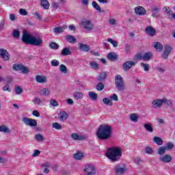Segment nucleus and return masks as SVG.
Segmentation results:
<instances>
[{
    "label": "nucleus",
    "instance_id": "nucleus-1",
    "mask_svg": "<svg viewBox=\"0 0 175 175\" xmlns=\"http://www.w3.org/2000/svg\"><path fill=\"white\" fill-rule=\"evenodd\" d=\"M99 140H109L111 137V126L107 124H101L96 133Z\"/></svg>",
    "mask_w": 175,
    "mask_h": 175
},
{
    "label": "nucleus",
    "instance_id": "nucleus-2",
    "mask_svg": "<svg viewBox=\"0 0 175 175\" xmlns=\"http://www.w3.org/2000/svg\"><path fill=\"white\" fill-rule=\"evenodd\" d=\"M106 156L113 162H117L122 157V149L119 146L109 148L106 152Z\"/></svg>",
    "mask_w": 175,
    "mask_h": 175
},
{
    "label": "nucleus",
    "instance_id": "nucleus-3",
    "mask_svg": "<svg viewBox=\"0 0 175 175\" xmlns=\"http://www.w3.org/2000/svg\"><path fill=\"white\" fill-rule=\"evenodd\" d=\"M22 40L27 44H32V46H40L43 43L42 38L39 37H35L23 32Z\"/></svg>",
    "mask_w": 175,
    "mask_h": 175
},
{
    "label": "nucleus",
    "instance_id": "nucleus-4",
    "mask_svg": "<svg viewBox=\"0 0 175 175\" xmlns=\"http://www.w3.org/2000/svg\"><path fill=\"white\" fill-rule=\"evenodd\" d=\"M115 85L118 91H124L125 90V82L121 75H117L115 77Z\"/></svg>",
    "mask_w": 175,
    "mask_h": 175
},
{
    "label": "nucleus",
    "instance_id": "nucleus-5",
    "mask_svg": "<svg viewBox=\"0 0 175 175\" xmlns=\"http://www.w3.org/2000/svg\"><path fill=\"white\" fill-rule=\"evenodd\" d=\"M84 172L86 175L96 174V170L95 169V167L91 164H88L85 166Z\"/></svg>",
    "mask_w": 175,
    "mask_h": 175
},
{
    "label": "nucleus",
    "instance_id": "nucleus-6",
    "mask_svg": "<svg viewBox=\"0 0 175 175\" xmlns=\"http://www.w3.org/2000/svg\"><path fill=\"white\" fill-rule=\"evenodd\" d=\"M22 121L25 125L29 126H38V122L34 119H31L27 117H23Z\"/></svg>",
    "mask_w": 175,
    "mask_h": 175
},
{
    "label": "nucleus",
    "instance_id": "nucleus-7",
    "mask_svg": "<svg viewBox=\"0 0 175 175\" xmlns=\"http://www.w3.org/2000/svg\"><path fill=\"white\" fill-rule=\"evenodd\" d=\"M116 174H124L126 172V167L122 164H118L114 167Z\"/></svg>",
    "mask_w": 175,
    "mask_h": 175
},
{
    "label": "nucleus",
    "instance_id": "nucleus-8",
    "mask_svg": "<svg viewBox=\"0 0 175 175\" xmlns=\"http://www.w3.org/2000/svg\"><path fill=\"white\" fill-rule=\"evenodd\" d=\"M82 25L87 31H92L94 29V24L90 20H86L82 22Z\"/></svg>",
    "mask_w": 175,
    "mask_h": 175
},
{
    "label": "nucleus",
    "instance_id": "nucleus-9",
    "mask_svg": "<svg viewBox=\"0 0 175 175\" xmlns=\"http://www.w3.org/2000/svg\"><path fill=\"white\" fill-rule=\"evenodd\" d=\"M0 57L4 59V61H9V59H10V55L5 49H0Z\"/></svg>",
    "mask_w": 175,
    "mask_h": 175
},
{
    "label": "nucleus",
    "instance_id": "nucleus-10",
    "mask_svg": "<svg viewBox=\"0 0 175 175\" xmlns=\"http://www.w3.org/2000/svg\"><path fill=\"white\" fill-rule=\"evenodd\" d=\"M136 62L133 61H127L123 64V69L125 72H128L129 69L132 68V66H135Z\"/></svg>",
    "mask_w": 175,
    "mask_h": 175
},
{
    "label": "nucleus",
    "instance_id": "nucleus-11",
    "mask_svg": "<svg viewBox=\"0 0 175 175\" xmlns=\"http://www.w3.org/2000/svg\"><path fill=\"white\" fill-rule=\"evenodd\" d=\"M166 102V100H163V99H156L153 100L152 103V105L153 107L157 108V107H161L162 105Z\"/></svg>",
    "mask_w": 175,
    "mask_h": 175
},
{
    "label": "nucleus",
    "instance_id": "nucleus-12",
    "mask_svg": "<svg viewBox=\"0 0 175 175\" xmlns=\"http://www.w3.org/2000/svg\"><path fill=\"white\" fill-rule=\"evenodd\" d=\"M69 116L68 115V113H66L64 111H60L58 114V118L60 121H62L63 122H65L66 120H68Z\"/></svg>",
    "mask_w": 175,
    "mask_h": 175
},
{
    "label": "nucleus",
    "instance_id": "nucleus-13",
    "mask_svg": "<svg viewBox=\"0 0 175 175\" xmlns=\"http://www.w3.org/2000/svg\"><path fill=\"white\" fill-rule=\"evenodd\" d=\"M145 32L149 35V36H155V35H157V30L151 26L146 27Z\"/></svg>",
    "mask_w": 175,
    "mask_h": 175
},
{
    "label": "nucleus",
    "instance_id": "nucleus-14",
    "mask_svg": "<svg viewBox=\"0 0 175 175\" xmlns=\"http://www.w3.org/2000/svg\"><path fill=\"white\" fill-rule=\"evenodd\" d=\"M172 156L169 154H165L159 157V161H161V162H164V163H170V162H172Z\"/></svg>",
    "mask_w": 175,
    "mask_h": 175
},
{
    "label": "nucleus",
    "instance_id": "nucleus-15",
    "mask_svg": "<svg viewBox=\"0 0 175 175\" xmlns=\"http://www.w3.org/2000/svg\"><path fill=\"white\" fill-rule=\"evenodd\" d=\"M135 12L138 16H144V14L146 13V11L143 7H137L135 8Z\"/></svg>",
    "mask_w": 175,
    "mask_h": 175
},
{
    "label": "nucleus",
    "instance_id": "nucleus-16",
    "mask_svg": "<svg viewBox=\"0 0 175 175\" xmlns=\"http://www.w3.org/2000/svg\"><path fill=\"white\" fill-rule=\"evenodd\" d=\"M107 59H109V61H117L118 59V55L114 52L109 53Z\"/></svg>",
    "mask_w": 175,
    "mask_h": 175
},
{
    "label": "nucleus",
    "instance_id": "nucleus-17",
    "mask_svg": "<svg viewBox=\"0 0 175 175\" xmlns=\"http://www.w3.org/2000/svg\"><path fill=\"white\" fill-rule=\"evenodd\" d=\"M152 57H154V55H152V53L146 52L143 55V60L150 61V59H152Z\"/></svg>",
    "mask_w": 175,
    "mask_h": 175
},
{
    "label": "nucleus",
    "instance_id": "nucleus-18",
    "mask_svg": "<svg viewBox=\"0 0 175 175\" xmlns=\"http://www.w3.org/2000/svg\"><path fill=\"white\" fill-rule=\"evenodd\" d=\"M68 28V26L64 25L62 27H57L54 28V32L55 33H62L65 29Z\"/></svg>",
    "mask_w": 175,
    "mask_h": 175
},
{
    "label": "nucleus",
    "instance_id": "nucleus-19",
    "mask_svg": "<svg viewBox=\"0 0 175 175\" xmlns=\"http://www.w3.org/2000/svg\"><path fill=\"white\" fill-rule=\"evenodd\" d=\"M71 137L73 140H85V137L83 135H79V134L76 133H73L71 134Z\"/></svg>",
    "mask_w": 175,
    "mask_h": 175
},
{
    "label": "nucleus",
    "instance_id": "nucleus-20",
    "mask_svg": "<svg viewBox=\"0 0 175 175\" xmlns=\"http://www.w3.org/2000/svg\"><path fill=\"white\" fill-rule=\"evenodd\" d=\"M51 91L49 88H42L40 90V95L42 96H49L50 95Z\"/></svg>",
    "mask_w": 175,
    "mask_h": 175
},
{
    "label": "nucleus",
    "instance_id": "nucleus-21",
    "mask_svg": "<svg viewBox=\"0 0 175 175\" xmlns=\"http://www.w3.org/2000/svg\"><path fill=\"white\" fill-rule=\"evenodd\" d=\"M79 49L81 51H85V53L90 51V50L91 49L90 46L83 43L79 44Z\"/></svg>",
    "mask_w": 175,
    "mask_h": 175
},
{
    "label": "nucleus",
    "instance_id": "nucleus-22",
    "mask_svg": "<svg viewBox=\"0 0 175 175\" xmlns=\"http://www.w3.org/2000/svg\"><path fill=\"white\" fill-rule=\"evenodd\" d=\"M36 80L37 83H46V81H47V78L46 76L36 75Z\"/></svg>",
    "mask_w": 175,
    "mask_h": 175
},
{
    "label": "nucleus",
    "instance_id": "nucleus-23",
    "mask_svg": "<svg viewBox=\"0 0 175 175\" xmlns=\"http://www.w3.org/2000/svg\"><path fill=\"white\" fill-rule=\"evenodd\" d=\"M40 5L46 10H48L49 8H50V3H49V1L47 0H41Z\"/></svg>",
    "mask_w": 175,
    "mask_h": 175
},
{
    "label": "nucleus",
    "instance_id": "nucleus-24",
    "mask_svg": "<svg viewBox=\"0 0 175 175\" xmlns=\"http://www.w3.org/2000/svg\"><path fill=\"white\" fill-rule=\"evenodd\" d=\"M88 96L89 98L92 100H98V94L94 92H90L88 93Z\"/></svg>",
    "mask_w": 175,
    "mask_h": 175
},
{
    "label": "nucleus",
    "instance_id": "nucleus-25",
    "mask_svg": "<svg viewBox=\"0 0 175 175\" xmlns=\"http://www.w3.org/2000/svg\"><path fill=\"white\" fill-rule=\"evenodd\" d=\"M66 39L68 43H76V38L75 36H71V35H67L66 36Z\"/></svg>",
    "mask_w": 175,
    "mask_h": 175
},
{
    "label": "nucleus",
    "instance_id": "nucleus-26",
    "mask_svg": "<svg viewBox=\"0 0 175 175\" xmlns=\"http://www.w3.org/2000/svg\"><path fill=\"white\" fill-rule=\"evenodd\" d=\"M83 93L81 92H76L73 94V97L77 100H79L80 99H83Z\"/></svg>",
    "mask_w": 175,
    "mask_h": 175
},
{
    "label": "nucleus",
    "instance_id": "nucleus-27",
    "mask_svg": "<svg viewBox=\"0 0 175 175\" xmlns=\"http://www.w3.org/2000/svg\"><path fill=\"white\" fill-rule=\"evenodd\" d=\"M154 47L159 53H161V51H162V50H163V45H162V43H161V42H155Z\"/></svg>",
    "mask_w": 175,
    "mask_h": 175
},
{
    "label": "nucleus",
    "instance_id": "nucleus-28",
    "mask_svg": "<svg viewBox=\"0 0 175 175\" xmlns=\"http://www.w3.org/2000/svg\"><path fill=\"white\" fill-rule=\"evenodd\" d=\"M153 142L157 144V146H162L163 144V140L159 137H154Z\"/></svg>",
    "mask_w": 175,
    "mask_h": 175
},
{
    "label": "nucleus",
    "instance_id": "nucleus-29",
    "mask_svg": "<svg viewBox=\"0 0 175 175\" xmlns=\"http://www.w3.org/2000/svg\"><path fill=\"white\" fill-rule=\"evenodd\" d=\"M70 54H72V52H70V50L69 49V48L65 47L62 50V52H61L62 55L66 56V55H70Z\"/></svg>",
    "mask_w": 175,
    "mask_h": 175
},
{
    "label": "nucleus",
    "instance_id": "nucleus-30",
    "mask_svg": "<svg viewBox=\"0 0 175 175\" xmlns=\"http://www.w3.org/2000/svg\"><path fill=\"white\" fill-rule=\"evenodd\" d=\"M144 128H145L147 132H150V133H152V132H154V129L152 128V125H151V124H145L144 125Z\"/></svg>",
    "mask_w": 175,
    "mask_h": 175
},
{
    "label": "nucleus",
    "instance_id": "nucleus-31",
    "mask_svg": "<svg viewBox=\"0 0 175 175\" xmlns=\"http://www.w3.org/2000/svg\"><path fill=\"white\" fill-rule=\"evenodd\" d=\"M84 157V154L81 152H78L74 154L75 159H77V161H80V159H82Z\"/></svg>",
    "mask_w": 175,
    "mask_h": 175
},
{
    "label": "nucleus",
    "instance_id": "nucleus-32",
    "mask_svg": "<svg viewBox=\"0 0 175 175\" xmlns=\"http://www.w3.org/2000/svg\"><path fill=\"white\" fill-rule=\"evenodd\" d=\"M106 77H107V74H106V72H101L97 80L98 81H103L104 80H106Z\"/></svg>",
    "mask_w": 175,
    "mask_h": 175
},
{
    "label": "nucleus",
    "instance_id": "nucleus-33",
    "mask_svg": "<svg viewBox=\"0 0 175 175\" xmlns=\"http://www.w3.org/2000/svg\"><path fill=\"white\" fill-rule=\"evenodd\" d=\"M130 120L133 121V122H137V121H139V116L136 113H132L130 116Z\"/></svg>",
    "mask_w": 175,
    "mask_h": 175
},
{
    "label": "nucleus",
    "instance_id": "nucleus-34",
    "mask_svg": "<svg viewBox=\"0 0 175 175\" xmlns=\"http://www.w3.org/2000/svg\"><path fill=\"white\" fill-rule=\"evenodd\" d=\"M0 132H4V133H10V130L8 126L5 125L0 126Z\"/></svg>",
    "mask_w": 175,
    "mask_h": 175
},
{
    "label": "nucleus",
    "instance_id": "nucleus-35",
    "mask_svg": "<svg viewBox=\"0 0 175 175\" xmlns=\"http://www.w3.org/2000/svg\"><path fill=\"white\" fill-rule=\"evenodd\" d=\"M49 47L53 50H58L59 49V45L56 42H52L49 44Z\"/></svg>",
    "mask_w": 175,
    "mask_h": 175
},
{
    "label": "nucleus",
    "instance_id": "nucleus-36",
    "mask_svg": "<svg viewBox=\"0 0 175 175\" xmlns=\"http://www.w3.org/2000/svg\"><path fill=\"white\" fill-rule=\"evenodd\" d=\"M167 149L165 148V146H161L159 148L157 151V154L159 155H163V154H165Z\"/></svg>",
    "mask_w": 175,
    "mask_h": 175
},
{
    "label": "nucleus",
    "instance_id": "nucleus-37",
    "mask_svg": "<svg viewBox=\"0 0 175 175\" xmlns=\"http://www.w3.org/2000/svg\"><path fill=\"white\" fill-rule=\"evenodd\" d=\"M103 103H105V105H107L108 106H113V102H111V98H104L103 99Z\"/></svg>",
    "mask_w": 175,
    "mask_h": 175
},
{
    "label": "nucleus",
    "instance_id": "nucleus-38",
    "mask_svg": "<svg viewBox=\"0 0 175 175\" xmlns=\"http://www.w3.org/2000/svg\"><path fill=\"white\" fill-rule=\"evenodd\" d=\"M52 128H54V129H57V131H59L62 129V126L59 124L58 122H54L52 124Z\"/></svg>",
    "mask_w": 175,
    "mask_h": 175
},
{
    "label": "nucleus",
    "instance_id": "nucleus-39",
    "mask_svg": "<svg viewBox=\"0 0 175 175\" xmlns=\"http://www.w3.org/2000/svg\"><path fill=\"white\" fill-rule=\"evenodd\" d=\"M59 70L62 72V73H68V68H66V66L64 64H61L59 66Z\"/></svg>",
    "mask_w": 175,
    "mask_h": 175
},
{
    "label": "nucleus",
    "instance_id": "nucleus-40",
    "mask_svg": "<svg viewBox=\"0 0 175 175\" xmlns=\"http://www.w3.org/2000/svg\"><path fill=\"white\" fill-rule=\"evenodd\" d=\"M92 69H94V70H96V69L99 68V66L98 65V63L96 62H92L90 64Z\"/></svg>",
    "mask_w": 175,
    "mask_h": 175
},
{
    "label": "nucleus",
    "instance_id": "nucleus-41",
    "mask_svg": "<svg viewBox=\"0 0 175 175\" xmlns=\"http://www.w3.org/2000/svg\"><path fill=\"white\" fill-rule=\"evenodd\" d=\"M96 90L97 91H102L105 90V85L103 84V83L102 82L98 83L96 85Z\"/></svg>",
    "mask_w": 175,
    "mask_h": 175
},
{
    "label": "nucleus",
    "instance_id": "nucleus-42",
    "mask_svg": "<svg viewBox=\"0 0 175 175\" xmlns=\"http://www.w3.org/2000/svg\"><path fill=\"white\" fill-rule=\"evenodd\" d=\"M163 10L164 13H167V14H170V16L173 14V11H172V9H170L169 7L163 8Z\"/></svg>",
    "mask_w": 175,
    "mask_h": 175
},
{
    "label": "nucleus",
    "instance_id": "nucleus-43",
    "mask_svg": "<svg viewBox=\"0 0 175 175\" xmlns=\"http://www.w3.org/2000/svg\"><path fill=\"white\" fill-rule=\"evenodd\" d=\"M92 5L96 10L100 12V6H99V4L97 3L96 1H92Z\"/></svg>",
    "mask_w": 175,
    "mask_h": 175
},
{
    "label": "nucleus",
    "instance_id": "nucleus-44",
    "mask_svg": "<svg viewBox=\"0 0 175 175\" xmlns=\"http://www.w3.org/2000/svg\"><path fill=\"white\" fill-rule=\"evenodd\" d=\"M141 66L144 68L145 72L150 70V65L148 64L141 63Z\"/></svg>",
    "mask_w": 175,
    "mask_h": 175
},
{
    "label": "nucleus",
    "instance_id": "nucleus-45",
    "mask_svg": "<svg viewBox=\"0 0 175 175\" xmlns=\"http://www.w3.org/2000/svg\"><path fill=\"white\" fill-rule=\"evenodd\" d=\"M23 68V65L22 64H14L13 65V69L14 70H16V71H18V70H21Z\"/></svg>",
    "mask_w": 175,
    "mask_h": 175
},
{
    "label": "nucleus",
    "instance_id": "nucleus-46",
    "mask_svg": "<svg viewBox=\"0 0 175 175\" xmlns=\"http://www.w3.org/2000/svg\"><path fill=\"white\" fill-rule=\"evenodd\" d=\"M15 92L16 95H20L23 94V88H21L20 86H16L15 87Z\"/></svg>",
    "mask_w": 175,
    "mask_h": 175
},
{
    "label": "nucleus",
    "instance_id": "nucleus-47",
    "mask_svg": "<svg viewBox=\"0 0 175 175\" xmlns=\"http://www.w3.org/2000/svg\"><path fill=\"white\" fill-rule=\"evenodd\" d=\"M173 147H174V144H173L172 142L167 143L166 146H165L167 150H173Z\"/></svg>",
    "mask_w": 175,
    "mask_h": 175
},
{
    "label": "nucleus",
    "instance_id": "nucleus-48",
    "mask_svg": "<svg viewBox=\"0 0 175 175\" xmlns=\"http://www.w3.org/2000/svg\"><path fill=\"white\" fill-rule=\"evenodd\" d=\"M107 42H109V43H111V44H113V47H117V46H118V42L113 40L111 38H108Z\"/></svg>",
    "mask_w": 175,
    "mask_h": 175
},
{
    "label": "nucleus",
    "instance_id": "nucleus-49",
    "mask_svg": "<svg viewBox=\"0 0 175 175\" xmlns=\"http://www.w3.org/2000/svg\"><path fill=\"white\" fill-rule=\"evenodd\" d=\"M161 11V8L159 7H157L155 5H153L152 8L150 9V12H157L159 13Z\"/></svg>",
    "mask_w": 175,
    "mask_h": 175
},
{
    "label": "nucleus",
    "instance_id": "nucleus-50",
    "mask_svg": "<svg viewBox=\"0 0 175 175\" xmlns=\"http://www.w3.org/2000/svg\"><path fill=\"white\" fill-rule=\"evenodd\" d=\"M145 152L146 154H152V152H154V150H152V148L150 147V146H147L146 148H145Z\"/></svg>",
    "mask_w": 175,
    "mask_h": 175
},
{
    "label": "nucleus",
    "instance_id": "nucleus-51",
    "mask_svg": "<svg viewBox=\"0 0 175 175\" xmlns=\"http://www.w3.org/2000/svg\"><path fill=\"white\" fill-rule=\"evenodd\" d=\"M21 70L22 73H23L24 75H27V73H28L29 72V68H28V67H25L23 65Z\"/></svg>",
    "mask_w": 175,
    "mask_h": 175
},
{
    "label": "nucleus",
    "instance_id": "nucleus-52",
    "mask_svg": "<svg viewBox=\"0 0 175 175\" xmlns=\"http://www.w3.org/2000/svg\"><path fill=\"white\" fill-rule=\"evenodd\" d=\"M12 36L16 39L20 38V31L18 30H14L12 33Z\"/></svg>",
    "mask_w": 175,
    "mask_h": 175
},
{
    "label": "nucleus",
    "instance_id": "nucleus-53",
    "mask_svg": "<svg viewBox=\"0 0 175 175\" xmlns=\"http://www.w3.org/2000/svg\"><path fill=\"white\" fill-rule=\"evenodd\" d=\"M172 50H173V48H172L170 45H165L164 51L170 54Z\"/></svg>",
    "mask_w": 175,
    "mask_h": 175
},
{
    "label": "nucleus",
    "instance_id": "nucleus-54",
    "mask_svg": "<svg viewBox=\"0 0 175 175\" xmlns=\"http://www.w3.org/2000/svg\"><path fill=\"white\" fill-rule=\"evenodd\" d=\"M36 139L37 140V142H43L44 138L43 137V135H42L41 134H37L36 135Z\"/></svg>",
    "mask_w": 175,
    "mask_h": 175
},
{
    "label": "nucleus",
    "instance_id": "nucleus-55",
    "mask_svg": "<svg viewBox=\"0 0 175 175\" xmlns=\"http://www.w3.org/2000/svg\"><path fill=\"white\" fill-rule=\"evenodd\" d=\"M51 64L52 66H59V61H58L57 59H53L51 62Z\"/></svg>",
    "mask_w": 175,
    "mask_h": 175
},
{
    "label": "nucleus",
    "instance_id": "nucleus-56",
    "mask_svg": "<svg viewBox=\"0 0 175 175\" xmlns=\"http://www.w3.org/2000/svg\"><path fill=\"white\" fill-rule=\"evenodd\" d=\"M109 99H111V100H115V102H118V96L116 94L110 96Z\"/></svg>",
    "mask_w": 175,
    "mask_h": 175
},
{
    "label": "nucleus",
    "instance_id": "nucleus-57",
    "mask_svg": "<svg viewBox=\"0 0 175 175\" xmlns=\"http://www.w3.org/2000/svg\"><path fill=\"white\" fill-rule=\"evenodd\" d=\"M33 102L34 105H40V103H42V100H40V98H39L38 97H35Z\"/></svg>",
    "mask_w": 175,
    "mask_h": 175
},
{
    "label": "nucleus",
    "instance_id": "nucleus-58",
    "mask_svg": "<svg viewBox=\"0 0 175 175\" xmlns=\"http://www.w3.org/2000/svg\"><path fill=\"white\" fill-rule=\"evenodd\" d=\"M19 13L22 16H27V14H28V12H27V10L23 9V8L19 10Z\"/></svg>",
    "mask_w": 175,
    "mask_h": 175
},
{
    "label": "nucleus",
    "instance_id": "nucleus-59",
    "mask_svg": "<svg viewBox=\"0 0 175 175\" xmlns=\"http://www.w3.org/2000/svg\"><path fill=\"white\" fill-rule=\"evenodd\" d=\"M124 50H125V52L126 53V54H128V53H129V51H131V44H126L125 46H124Z\"/></svg>",
    "mask_w": 175,
    "mask_h": 175
},
{
    "label": "nucleus",
    "instance_id": "nucleus-60",
    "mask_svg": "<svg viewBox=\"0 0 175 175\" xmlns=\"http://www.w3.org/2000/svg\"><path fill=\"white\" fill-rule=\"evenodd\" d=\"M50 103L55 107L58 106V101H57V100L51 99Z\"/></svg>",
    "mask_w": 175,
    "mask_h": 175
},
{
    "label": "nucleus",
    "instance_id": "nucleus-61",
    "mask_svg": "<svg viewBox=\"0 0 175 175\" xmlns=\"http://www.w3.org/2000/svg\"><path fill=\"white\" fill-rule=\"evenodd\" d=\"M4 81H6L8 84H10L13 81V78L12 77H7Z\"/></svg>",
    "mask_w": 175,
    "mask_h": 175
},
{
    "label": "nucleus",
    "instance_id": "nucleus-62",
    "mask_svg": "<svg viewBox=\"0 0 175 175\" xmlns=\"http://www.w3.org/2000/svg\"><path fill=\"white\" fill-rule=\"evenodd\" d=\"M135 163H137V165H140L141 163H143V161L139 157L135 159Z\"/></svg>",
    "mask_w": 175,
    "mask_h": 175
},
{
    "label": "nucleus",
    "instance_id": "nucleus-63",
    "mask_svg": "<svg viewBox=\"0 0 175 175\" xmlns=\"http://www.w3.org/2000/svg\"><path fill=\"white\" fill-rule=\"evenodd\" d=\"M3 91H8V92H10L12 91V89H10V86L9 85H6L3 88Z\"/></svg>",
    "mask_w": 175,
    "mask_h": 175
},
{
    "label": "nucleus",
    "instance_id": "nucleus-64",
    "mask_svg": "<svg viewBox=\"0 0 175 175\" xmlns=\"http://www.w3.org/2000/svg\"><path fill=\"white\" fill-rule=\"evenodd\" d=\"M135 58L136 59H143V54H142L141 53H137L136 55H135Z\"/></svg>",
    "mask_w": 175,
    "mask_h": 175
}]
</instances>
